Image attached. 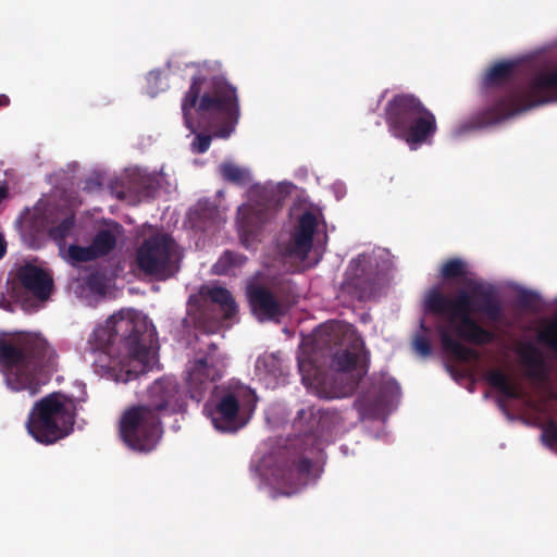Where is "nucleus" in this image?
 I'll list each match as a JSON object with an SVG mask.
<instances>
[{"label":"nucleus","instance_id":"4be33fe9","mask_svg":"<svg viewBox=\"0 0 557 557\" xmlns=\"http://www.w3.org/2000/svg\"><path fill=\"white\" fill-rule=\"evenodd\" d=\"M484 380L495 389L500 392L506 398L521 399L523 391L520 386L511 384L509 377L499 369L488 370L484 374Z\"/></svg>","mask_w":557,"mask_h":557},{"label":"nucleus","instance_id":"79ce46f5","mask_svg":"<svg viewBox=\"0 0 557 557\" xmlns=\"http://www.w3.org/2000/svg\"><path fill=\"white\" fill-rule=\"evenodd\" d=\"M363 259H364V257H363V256H358V258H357V259H354V260L351 261L350 265L352 267V265H355V264H359Z\"/></svg>","mask_w":557,"mask_h":557},{"label":"nucleus","instance_id":"f704fd0d","mask_svg":"<svg viewBox=\"0 0 557 557\" xmlns=\"http://www.w3.org/2000/svg\"><path fill=\"white\" fill-rule=\"evenodd\" d=\"M210 145H211V136L210 135L198 134L195 137V139L191 144V147H193V151L195 153H205L210 148Z\"/></svg>","mask_w":557,"mask_h":557},{"label":"nucleus","instance_id":"2f4dec72","mask_svg":"<svg viewBox=\"0 0 557 557\" xmlns=\"http://www.w3.org/2000/svg\"><path fill=\"white\" fill-rule=\"evenodd\" d=\"M518 304L524 309H535L539 304V296L530 290H523L518 295Z\"/></svg>","mask_w":557,"mask_h":557},{"label":"nucleus","instance_id":"5701e85b","mask_svg":"<svg viewBox=\"0 0 557 557\" xmlns=\"http://www.w3.org/2000/svg\"><path fill=\"white\" fill-rule=\"evenodd\" d=\"M50 221L48 216L41 211H35L27 213L22 220V230L25 235H28L32 239H38L44 234H48Z\"/></svg>","mask_w":557,"mask_h":557},{"label":"nucleus","instance_id":"423d86ee","mask_svg":"<svg viewBox=\"0 0 557 557\" xmlns=\"http://www.w3.org/2000/svg\"><path fill=\"white\" fill-rule=\"evenodd\" d=\"M474 299L465 290L449 297L440 289H431L424 299V310L453 324L456 318L467 313H482L490 322L498 323L504 318V308L496 288L491 284L470 281L468 284Z\"/></svg>","mask_w":557,"mask_h":557},{"label":"nucleus","instance_id":"c756f323","mask_svg":"<svg viewBox=\"0 0 557 557\" xmlns=\"http://www.w3.org/2000/svg\"><path fill=\"white\" fill-rule=\"evenodd\" d=\"M348 286H351L355 289H357V298L362 300L373 292L374 282L373 280H361L358 275H356V277H354L348 283Z\"/></svg>","mask_w":557,"mask_h":557},{"label":"nucleus","instance_id":"c9c22d12","mask_svg":"<svg viewBox=\"0 0 557 557\" xmlns=\"http://www.w3.org/2000/svg\"><path fill=\"white\" fill-rule=\"evenodd\" d=\"M386 387L389 389L392 394H397L399 392V386L395 381L386 382Z\"/></svg>","mask_w":557,"mask_h":557},{"label":"nucleus","instance_id":"c03bdc74","mask_svg":"<svg viewBox=\"0 0 557 557\" xmlns=\"http://www.w3.org/2000/svg\"><path fill=\"white\" fill-rule=\"evenodd\" d=\"M421 327H422L424 331H426V330H428V329L424 326V324H423V323H421Z\"/></svg>","mask_w":557,"mask_h":557},{"label":"nucleus","instance_id":"f257e3e1","mask_svg":"<svg viewBox=\"0 0 557 557\" xmlns=\"http://www.w3.org/2000/svg\"><path fill=\"white\" fill-rule=\"evenodd\" d=\"M196 69L182 99L185 125L195 131V113L199 125L214 128L216 137L227 138L240 117L237 88L221 74L220 62L205 61L196 64Z\"/></svg>","mask_w":557,"mask_h":557},{"label":"nucleus","instance_id":"39448f33","mask_svg":"<svg viewBox=\"0 0 557 557\" xmlns=\"http://www.w3.org/2000/svg\"><path fill=\"white\" fill-rule=\"evenodd\" d=\"M58 354L40 334L20 332L0 336V372L12 392H40L41 377L57 371Z\"/></svg>","mask_w":557,"mask_h":557},{"label":"nucleus","instance_id":"a211bd4d","mask_svg":"<svg viewBox=\"0 0 557 557\" xmlns=\"http://www.w3.org/2000/svg\"><path fill=\"white\" fill-rule=\"evenodd\" d=\"M318 226L315 215L310 212H304L290 235L286 246V253L290 257L305 260L313 246V236Z\"/></svg>","mask_w":557,"mask_h":557},{"label":"nucleus","instance_id":"4468645a","mask_svg":"<svg viewBox=\"0 0 557 557\" xmlns=\"http://www.w3.org/2000/svg\"><path fill=\"white\" fill-rule=\"evenodd\" d=\"M215 350L218 346L210 344L208 354L196 359L188 370L187 392L191 400L200 403L206 397L210 384L223 375L224 363L214 356Z\"/></svg>","mask_w":557,"mask_h":557},{"label":"nucleus","instance_id":"393cba45","mask_svg":"<svg viewBox=\"0 0 557 557\" xmlns=\"http://www.w3.org/2000/svg\"><path fill=\"white\" fill-rule=\"evenodd\" d=\"M247 261V257L243 253L226 250L213 264L212 271L216 275H226L233 269L243 267Z\"/></svg>","mask_w":557,"mask_h":557},{"label":"nucleus","instance_id":"0eeeda50","mask_svg":"<svg viewBox=\"0 0 557 557\" xmlns=\"http://www.w3.org/2000/svg\"><path fill=\"white\" fill-rule=\"evenodd\" d=\"M334 417L335 412L314 406L298 410L295 425L304 432L300 443L305 447L301 455L280 474V483L292 490L285 495H290L307 483L312 469L311 457L322 450L321 433L329 429Z\"/></svg>","mask_w":557,"mask_h":557},{"label":"nucleus","instance_id":"412c9836","mask_svg":"<svg viewBox=\"0 0 557 557\" xmlns=\"http://www.w3.org/2000/svg\"><path fill=\"white\" fill-rule=\"evenodd\" d=\"M122 232V226L113 222L108 228H100L91 239V247L97 258L110 255L116 247L117 236Z\"/></svg>","mask_w":557,"mask_h":557},{"label":"nucleus","instance_id":"9d476101","mask_svg":"<svg viewBox=\"0 0 557 557\" xmlns=\"http://www.w3.org/2000/svg\"><path fill=\"white\" fill-rule=\"evenodd\" d=\"M253 389L239 382L222 386L212 407L205 406L212 425L223 433H235L244 428L257 406Z\"/></svg>","mask_w":557,"mask_h":557},{"label":"nucleus","instance_id":"dca6fc26","mask_svg":"<svg viewBox=\"0 0 557 557\" xmlns=\"http://www.w3.org/2000/svg\"><path fill=\"white\" fill-rule=\"evenodd\" d=\"M422 106V101L412 94H398L389 99L384 109L389 133L398 138L408 121L419 113Z\"/></svg>","mask_w":557,"mask_h":557},{"label":"nucleus","instance_id":"a19ab883","mask_svg":"<svg viewBox=\"0 0 557 557\" xmlns=\"http://www.w3.org/2000/svg\"><path fill=\"white\" fill-rule=\"evenodd\" d=\"M5 253V245L3 239L0 237V258H2Z\"/></svg>","mask_w":557,"mask_h":557},{"label":"nucleus","instance_id":"20e7f679","mask_svg":"<svg viewBox=\"0 0 557 557\" xmlns=\"http://www.w3.org/2000/svg\"><path fill=\"white\" fill-rule=\"evenodd\" d=\"M152 329L134 310H121L92 333L96 348L117 359L119 380L129 382L150 370Z\"/></svg>","mask_w":557,"mask_h":557},{"label":"nucleus","instance_id":"6e6552de","mask_svg":"<svg viewBox=\"0 0 557 557\" xmlns=\"http://www.w3.org/2000/svg\"><path fill=\"white\" fill-rule=\"evenodd\" d=\"M74 410L72 401L65 395L51 393L34 404L26 429L38 443L53 444L73 431Z\"/></svg>","mask_w":557,"mask_h":557},{"label":"nucleus","instance_id":"37998d69","mask_svg":"<svg viewBox=\"0 0 557 557\" xmlns=\"http://www.w3.org/2000/svg\"><path fill=\"white\" fill-rule=\"evenodd\" d=\"M158 76H159V74H158V73L150 72V73H149V77H148V78H149V81H151V79H157V78H158Z\"/></svg>","mask_w":557,"mask_h":557},{"label":"nucleus","instance_id":"473e14b6","mask_svg":"<svg viewBox=\"0 0 557 557\" xmlns=\"http://www.w3.org/2000/svg\"><path fill=\"white\" fill-rule=\"evenodd\" d=\"M413 347L418 354L423 357L432 354V346L430 339L424 335H417L413 339Z\"/></svg>","mask_w":557,"mask_h":557},{"label":"nucleus","instance_id":"f8f14e48","mask_svg":"<svg viewBox=\"0 0 557 557\" xmlns=\"http://www.w3.org/2000/svg\"><path fill=\"white\" fill-rule=\"evenodd\" d=\"M436 331L443 349L462 362L478 360L480 355L474 348L466 346L459 339L474 346H485L492 344L496 338L495 332L483 326L471 313L456 318L453 324L449 322L447 325L438 324Z\"/></svg>","mask_w":557,"mask_h":557},{"label":"nucleus","instance_id":"6ab92c4d","mask_svg":"<svg viewBox=\"0 0 557 557\" xmlns=\"http://www.w3.org/2000/svg\"><path fill=\"white\" fill-rule=\"evenodd\" d=\"M16 278L26 293L39 300H47L53 289V278L44 269L27 263L22 265L16 273Z\"/></svg>","mask_w":557,"mask_h":557},{"label":"nucleus","instance_id":"a878e982","mask_svg":"<svg viewBox=\"0 0 557 557\" xmlns=\"http://www.w3.org/2000/svg\"><path fill=\"white\" fill-rule=\"evenodd\" d=\"M222 178L228 183L245 186L249 183V172L233 162H223L219 166Z\"/></svg>","mask_w":557,"mask_h":557},{"label":"nucleus","instance_id":"bb28decb","mask_svg":"<svg viewBox=\"0 0 557 557\" xmlns=\"http://www.w3.org/2000/svg\"><path fill=\"white\" fill-rule=\"evenodd\" d=\"M75 226L74 213L62 219L57 225H50L48 228V236L58 245H62L70 236Z\"/></svg>","mask_w":557,"mask_h":557},{"label":"nucleus","instance_id":"ea45409f","mask_svg":"<svg viewBox=\"0 0 557 557\" xmlns=\"http://www.w3.org/2000/svg\"><path fill=\"white\" fill-rule=\"evenodd\" d=\"M360 404V410H362L363 413H372L370 409L367 407L366 401H359Z\"/></svg>","mask_w":557,"mask_h":557},{"label":"nucleus","instance_id":"aec40b11","mask_svg":"<svg viewBox=\"0 0 557 557\" xmlns=\"http://www.w3.org/2000/svg\"><path fill=\"white\" fill-rule=\"evenodd\" d=\"M522 362L528 368L527 375L533 381L544 382L547 379L546 364L537 347L525 344L519 351Z\"/></svg>","mask_w":557,"mask_h":557},{"label":"nucleus","instance_id":"72a5a7b5","mask_svg":"<svg viewBox=\"0 0 557 557\" xmlns=\"http://www.w3.org/2000/svg\"><path fill=\"white\" fill-rule=\"evenodd\" d=\"M261 366H263L270 373L275 374L280 368V360L273 354L267 355L258 359L257 367L260 368Z\"/></svg>","mask_w":557,"mask_h":557},{"label":"nucleus","instance_id":"58836bf2","mask_svg":"<svg viewBox=\"0 0 557 557\" xmlns=\"http://www.w3.org/2000/svg\"><path fill=\"white\" fill-rule=\"evenodd\" d=\"M8 188L5 186L0 187V203L8 197Z\"/></svg>","mask_w":557,"mask_h":557},{"label":"nucleus","instance_id":"f03ea898","mask_svg":"<svg viewBox=\"0 0 557 557\" xmlns=\"http://www.w3.org/2000/svg\"><path fill=\"white\" fill-rule=\"evenodd\" d=\"M512 62L494 64L483 79L490 104L478 113L482 126L494 125L534 107L557 102V67L535 74L525 85H512Z\"/></svg>","mask_w":557,"mask_h":557},{"label":"nucleus","instance_id":"4c0bfd02","mask_svg":"<svg viewBox=\"0 0 557 557\" xmlns=\"http://www.w3.org/2000/svg\"><path fill=\"white\" fill-rule=\"evenodd\" d=\"M10 104V99L7 95H0V107H7Z\"/></svg>","mask_w":557,"mask_h":557},{"label":"nucleus","instance_id":"ddd939ff","mask_svg":"<svg viewBox=\"0 0 557 557\" xmlns=\"http://www.w3.org/2000/svg\"><path fill=\"white\" fill-rule=\"evenodd\" d=\"M136 264L159 281L172 277L180 269L175 240L169 234L149 236L136 250Z\"/></svg>","mask_w":557,"mask_h":557},{"label":"nucleus","instance_id":"b1692460","mask_svg":"<svg viewBox=\"0 0 557 557\" xmlns=\"http://www.w3.org/2000/svg\"><path fill=\"white\" fill-rule=\"evenodd\" d=\"M206 296L220 306L225 319H232L237 312V305L231 292L224 287L215 286L208 288Z\"/></svg>","mask_w":557,"mask_h":557},{"label":"nucleus","instance_id":"f3484780","mask_svg":"<svg viewBox=\"0 0 557 557\" xmlns=\"http://www.w3.org/2000/svg\"><path fill=\"white\" fill-rule=\"evenodd\" d=\"M437 132V123L434 113L424 104L419 113L411 117L405 126L398 139L405 140L412 149L423 144L431 143Z\"/></svg>","mask_w":557,"mask_h":557},{"label":"nucleus","instance_id":"9b49d317","mask_svg":"<svg viewBox=\"0 0 557 557\" xmlns=\"http://www.w3.org/2000/svg\"><path fill=\"white\" fill-rule=\"evenodd\" d=\"M282 206V198L273 187L257 186L251 189L250 201L237 210L238 233L245 248L253 247L263 227L275 220Z\"/></svg>","mask_w":557,"mask_h":557},{"label":"nucleus","instance_id":"e433bc0d","mask_svg":"<svg viewBox=\"0 0 557 557\" xmlns=\"http://www.w3.org/2000/svg\"><path fill=\"white\" fill-rule=\"evenodd\" d=\"M541 339L549 343L557 350V341H550L549 333H545L541 336Z\"/></svg>","mask_w":557,"mask_h":557},{"label":"nucleus","instance_id":"7c9ffc66","mask_svg":"<svg viewBox=\"0 0 557 557\" xmlns=\"http://www.w3.org/2000/svg\"><path fill=\"white\" fill-rule=\"evenodd\" d=\"M542 442L549 448L557 446V423L554 420H548L542 429Z\"/></svg>","mask_w":557,"mask_h":557},{"label":"nucleus","instance_id":"1a4fd4ad","mask_svg":"<svg viewBox=\"0 0 557 557\" xmlns=\"http://www.w3.org/2000/svg\"><path fill=\"white\" fill-rule=\"evenodd\" d=\"M358 356L348 350H338L333 355L330 373L313 369V375L305 373L306 363L299 362L302 383L320 398L335 399L350 396L361 381V373H355Z\"/></svg>","mask_w":557,"mask_h":557},{"label":"nucleus","instance_id":"cd10ccee","mask_svg":"<svg viewBox=\"0 0 557 557\" xmlns=\"http://www.w3.org/2000/svg\"><path fill=\"white\" fill-rule=\"evenodd\" d=\"M467 274V264L459 258L447 260L442 269L441 275L444 280H454L462 277Z\"/></svg>","mask_w":557,"mask_h":557},{"label":"nucleus","instance_id":"7ed1b4c3","mask_svg":"<svg viewBox=\"0 0 557 557\" xmlns=\"http://www.w3.org/2000/svg\"><path fill=\"white\" fill-rule=\"evenodd\" d=\"M186 410V394L177 380L162 376L149 386L147 404L124 411L119 424L120 437L128 448L150 453L162 436L161 416L184 413Z\"/></svg>","mask_w":557,"mask_h":557},{"label":"nucleus","instance_id":"c85d7f7f","mask_svg":"<svg viewBox=\"0 0 557 557\" xmlns=\"http://www.w3.org/2000/svg\"><path fill=\"white\" fill-rule=\"evenodd\" d=\"M67 255L73 263L88 262L98 259L90 244L86 247L72 244L69 246Z\"/></svg>","mask_w":557,"mask_h":557},{"label":"nucleus","instance_id":"2eb2a0df","mask_svg":"<svg viewBox=\"0 0 557 557\" xmlns=\"http://www.w3.org/2000/svg\"><path fill=\"white\" fill-rule=\"evenodd\" d=\"M246 295L250 310L259 321H280L287 312L285 304L263 285H248Z\"/></svg>","mask_w":557,"mask_h":557}]
</instances>
